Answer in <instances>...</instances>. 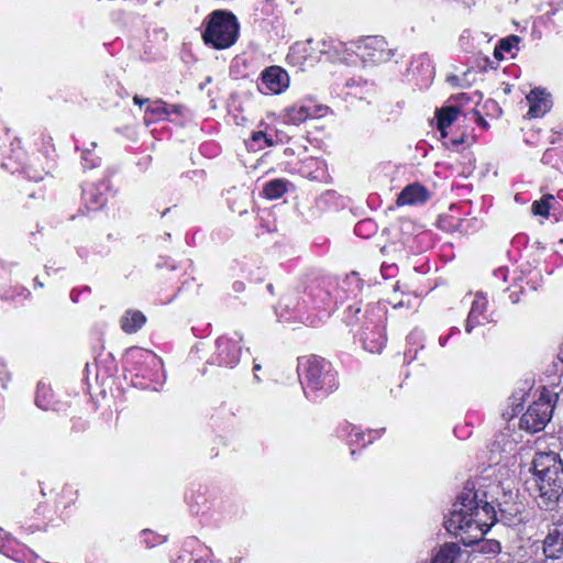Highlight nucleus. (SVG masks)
Listing matches in <instances>:
<instances>
[{
	"label": "nucleus",
	"mask_w": 563,
	"mask_h": 563,
	"mask_svg": "<svg viewBox=\"0 0 563 563\" xmlns=\"http://www.w3.org/2000/svg\"><path fill=\"white\" fill-rule=\"evenodd\" d=\"M492 509L488 503L479 505L477 495L473 490L462 493L460 500L453 506L450 518L445 521L446 530L459 537L466 545L479 542L489 529L484 518Z\"/></svg>",
	"instance_id": "obj_1"
},
{
	"label": "nucleus",
	"mask_w": 563,
	"mask_h": 563,
	"mask_svg": "<svg viewBox=\"0 0 563 563\" xmlns=\"http://www.w3.org/2000/svg\"><path fill=\"white\" fill-rule=\"evenodd\" d=\"M536 499L541 508L553 509L563 494V449L538 452L533 459Z\"/></svg>",
	"instance_id": "obj_2"
},
{
	"label": "nucleus",
	"mask_w": 563,
	"mask_h": 563,
	"mask_svg": "<svg viewBox=\"0 0 563 563\" xmlns=\"http://www.w3.org/2000/svg\"><path fill=\"white\" fill-rule=\"evenodd\" d=\"M239 34L236 18L224 11H214L207 23L202 38L206 44L216 49H224L232 46Z\"/></svg>",
	"instance_id": "obj_3"
},
{
	"label": "nucleus",
	"mask_w": 563,
	"mask_h": 563,
	"mask_svg": "<svg viewBox=\"0 0 563 563\" xmlns=\"http://www.w3.org/2000/svg\"><path fill=\"white\" fill-rule=\"evenodd\" d=\"M298 371L302 373L306 384L312 390L330 393L338 387L336 373L327 360L311 355L299 358Z\"/></svg>",
	"instance_id": "obj_4"
},
{
	"label": "nucleus",
	"mask_w": 563,
	"mask_h": 563,
	"mask_svg": "<svg viewBox=\"0 0 563 563\" xmlns=\"http://www.w3.org/2000/svg\"><path fill=\"white\" fill-rule=\"evenodd\" d=\"M354 54H356L365 65L386 62L391 57V51L387 47L386 41L378 36H366L358 40Z\"/></svg>",
	"instance_id": "obj_5"
},
{
	"label": "nucleus",
	"mask_w": 563,
	"mask_h": 563,
	"mask_svg": "<svg viewBox=\"0 0 563 563\" xmlns=\"http://www.w3.org/2000/svg\"><path fill=\"white\" fill-rule=\"evenodd\" d=\"M553 406L551 399L542 396L538 401L530 405L520 418V427L529 432L542 430L551 420Z\"/></svg>",
	"instance_id": "obj_6"
},
{
	"label": "nucleus",
	"mask_w": 563,
	"mask_h": 563,
	"mask_svg": "<svg viewBox=\"0 0 563 563\" xmlns=\"http://www.w3.org/2000/svg\"><path fill=\"white\" fill-rule=\"evenodd\" d=\"M261 84L267 92L278 95L288 88L289 76L282 67L271 66L262 73Z\"/></svg>",
	"instance_id": "obj_7"
},
{
	"label": "nucleus",
	"mask_w": 563,
	"mask_h": 563,
	"mask_svg": "<svg viewBox=\"0 0 563 563\" xmlns=\"http://www.w3.org/2000/svg\"><path fill=\"white\" fill-rule=\"evenodd\" d=\"M328 108L320 104H294L285 109V121L299 125L308 119L323 117Z\"/></svg>",
	"instance_id": "obj_8"
},
{
	"label": "nucleus",
	"mask_w": 563,
	"mask_h": 563,
	"mask_svg": "<svg viewBox=\"0 0 563 563\" xmlns=\"http://www.w3.org/2000/svg\"><path fill=\"white\" fill-rule=\"evenodd\" d=\"M288 62L300 68L312 67L320 57L313 54L312 40L295 43L287 55Z\"/></svg>",
	"instance_id": "obj_9"
},
{
	"label": "nucleus",
	"mask_w": 563,
	"mask_h": 563,
	"mask_svg": "<svg viewBox=\"0 0 563 563\" xmlns=\"http://www.w3.org/2000/svg\"><path fill=\"white\" fill-rule=\"evenodd\" d=\"M528 114L532 118L543 117L552 107L551 95L542 88H534L527 95Z\"/></svg>",
	"instance_id": "obj_10"
},
{
	"label": "nucleus",
	"mask_w": 563,
	"mask_h": 563,
	"mask_svg": "<svg viewBox=\"0 0 563 563\" xmlns=\"http://www.w3.org/2000/svg\"><path fill=\"white\" fill-rule=\"evenodd\" d=\"M220 364L233 367L238 364L241 354V346L238 341L228 338H220L217 341Z\"/></svg>",
	"instance_id": "obj_11"
},
{
	"label": "nucleus",
	"mask_w": 563,
	"mask_h": 563,
	"mask_svg": "<svg viewBox=\"0 0 563 563\" xmlns=\"http://www.w3.org/2000/svg\"><path fill=\"white\" fill-rule=\"evenodd\" d=\"M543 552L549 559L563 558V523L549 531L543 540Z\"/></svg>",
	"instance_id": "obj_12"
},
{
	"label": "nucleus",
	"mask_w": 563,
	"mask_h": 563,
	"mask_svg": "<svg viewBox=\"0 0 563 563\" xmlns=\"http://www.w3.org/2000/svg\"><path fill=\"white\" fill-rule=\"evenodd\" d=\"M321 46L322 47L319 49L320 54L328 55L331 62H343L347 65L350 54L346 43L339 40H331L330 42L323 41Z\"/></svg>",
	"instance_id": "obj_13"
},
{
	"label": "nucleus",
	"mask_w": 563,
	"mask_h": 563,
	"mask_svg": "<svg viewBox=\"0 0 563 563\" xmlns=\"http://www.w3.org/2000/svg\"><path fill=\"white\" fill-rule=\"evenodd\" d=\"M428 199L427 189L420 184H412L405 187L398 195L397 205H415L418 202H424Z\"/></svg>",
	"instance_id": "obj_14"
},
{
	"label": "nucleus",
	"mask_w": 563,
	"mask_h": 563,
	"mask_svg": "<svg viewBox=\"0 0 563 563\" xmlns=\"http://www.w3.org/2000/svg\"><path fill=\"white\" fill-rule=\"evenodd\" d=\"M145 316L141 311H128L121 319V328L125 333H135L145 323Z\"/></svg>",
	"instance_id": "obj_15"
},
{
	"label": "nucleus",
	"mask_w": 563,
	"mask_h": 563,
	"mask_svg": "<svg viewBox=\"0 0 563 563\" xmlns=\"http://www.w3.org/2000/svg\"><path fill=\"white\" fill-rule=\"evenodd\" d=\"M486 310V299L482 296H476L471 311L468 313L467 322H466V331L471 332L472 329L481 323V319H483V313Z\"/></svg>",
	"instance_id": "obj_16"
},
{
	"label": "nucleus",
	"mask_w": 563,
	"mask_h": 563,
	"mask_svg": "<svg viewBox=\"0 0 563 563\" xmlns=\"http://www.w3.org/2000/svg\"><path fill=\"white\" fill-rule=\"evenodd\" d=\"M459 552L460 548L456 544L446 543L439 550L432 563H454Z\"/></svg>",
	"instance_id": "obj_17"
},
{
	"label": "nucleus",
	"mask_w": 563,
	"mask_h": 563,
	"mask_svg": "<svg viewBox=\"0 0 563 563\" xmlns=\"http://www.w3.org/2000/svg\"><path fill=\"white\" fill-rule=\"evenodd\" d=\"M459 109L455 107H446L437 111L438 129H448L457 118Z\"/></svg>",
	"instance_id": "obj_18"
},
{
	"label": "nucleus",
	"mask_w": 563,
	"mask_h": 563,
	"mask_svg": "<svg viewBox=\"0 0 563 563\" xmlns=\"http://www.w3.org/2000/svg\"><path fill=\"white\" fill-rule=\"evenodd\" d=\"M287 181L283 179H274L268 181L264 187V194L268 199L280 198L287 190Z\"/></svg>",
	"instance_id": "obj_19"
},
{
	"label": "nucleus",
	"mask_w": 563,
	"mask_h": 563,
	"mask_svg": "<svg viewBox=\"0 0 563 563\" xmlns=\"http://www.w3.org/2000/svg\"><path fill=\"white\" fill-rule=\"evenodd\" d=\"M550 199H553L552 195H547L541 200L534 201L532 205V212L537 216L548 217L550 211Z\"/></svg>",
	"instance_id": "obj_20"
},
{
	"label": "nucleus",
	"mask_w": 563,
	"mask_h": 563,
	"mask_svg": "<svg viewBox=\"0 0 563 563\" xmlns=\"http://www.w3.org/2000/svg\"><path fill=\"white\" fill-rule=\"evenodd\" d=\"M520 38L517 35H511L505 38H501L498 43L499 47L504 52H510L515 46L518 45Z\"/></svg>",
	"instance_id": "obj_21"
},
{
	"label": "nucleus",
	"mask_w": 563,
	"mask_h": 563,
	"mask_svg": "<svg viewBox=\"0 0 563 563\" xmlns=\"http://www.w3.org/2000/svg\"><path fill=\"white\" fill-rule=\"evenodd\" d=\"M147 110L150 112H152L153 114H156V115H167L169 113V111L167 110V107L165 103L161 102V101H157L155 103H153L152 106H150L147 108Z\"/></svg>",
	"instance_id": "obj_22"
},
{
	"label": "nucleus",
	"mask_w": 563,
	"mask_h": 563,
	"mask_svg": "<svg viewBox=\"0 0 563 563\" xmlns=\"http://www.w3.org/2000/svg\"><path fill=\"white\" fill-rule=\"evenodd\" d=\"M253 141L255 142H258L261 140H264L265 143L267 144V146H272L273 145V141L271 137H268L266 135V133L262 132V131H258V132H254L253 133V136H252Z\"/></svg>",
	"instance_id": "obj_23"
},
{
	"label": "nucleus",
	"mask_w": 563,
	"mask_h": 563,
	"mask_svg": "<svg viewBox=\"0 0 563 563\" xmlns=\"http://www.w3.org/2000/svg\"><path fill=\"white\" fill-rule=\"evenodd\" d=\"M466 137H467L466 135H461L460 137L450 139L449 142L446 143V145L456 147L457 145L466 143L467 142Z\"/></svg>",
	"instance_id": "obj_24"
},
{
	"label": "nucleus",
	"mask_w": 563,
	"mask_h": 563,
	"mask_svg": "<svg viewBox=\"0 0 563 563\" xmlns=\"http://www.w3.org/2000/svg\"><path fill=\"white\" fill-rule=\"evenodd\" d=\"M487 551L497 553L500 551V543L497 541H489L487 542Z\"/></svg>",
	"instance_id": "obj_25"
},
{
	"label": "nucleus",
	"mask_w": 563,
	"mask_h": 563,
	"mask_svg": "<svg viewBox=\"0 0 563 563\" xmlns=\"http://www.w3.org/2000/svg\"><path fill=\"white\" fill-rule=\"evenodd\" d=\"M474 115L476 117V122L478 125H481L483 128L488 126L487 121L481 115V113L478 111L474 110Z\"/></svg>",
	"instance_id": "obj_26"
},
{
	"label": "nucleus",
	"mask_w": 563,
	"mask_h": 563,
	"mask_svg": "<svg viewBox=\"0 0 563 563\" xmlns=\"http://www.w3.org/2000/svg\"><path fill=\"white\" fill-rule=\"evenodd\" d=\"M503 49L499 47V45H497L494 49V56L497 58V59H501L503 58Z\"/></svg>",
	"instance_id": "obj_27"
},
{
	"label": "nucleus",
	"mask_w": 563,
	"mask_h": 563,
	"mask_svg": "<svg viewBox=\"0 0 563 563\" xmlns=\"http://www.w3.org/2000/svg\"><path fill=\"white\" fill-rule=\"evenodd\" d=\"M133 101H134V103H135V104H140V106H141V104H143L144 102H146V101H147V99H142V98H141V97H139V96H134Z\"/></svg>",
	"instance_id": "obj_28"
},
{
	"label": "nucleus",
	"mask_w": 563,
	"mask_h": 563,
	"mask_svg": "<svg viewBox=\"0 0 563 563\" xmlns=\"http://www.w3.org/2000/svg\"><path fill=\"white\" fill-rule=\"evenodd\" d=\"M172 108H173V112L180 113V109H181L180 106H173Z\"/></svg>",
	"instance_id": "obj_29"
},
{
	"label": "nucleus",
	"mask_w": 563,
	"mask_h": 563,
	"mask_svg": "<svg viewBox=\"0 0 563 563\" xmlns=\"http://www.w3.org/2000/svg\"><path fill=\"white\" fill-rule=\"evenodd\" d=\"M441 132V137L442 139H445L448 137V132H446V129H443V130H439Z\"/></svg>",
	"instance_id": "obj_30"
},
{
	"label": "nucleus",
	"mask_w": 563,
	"mask_h": 563,
	"mask_svg": "<svg viewBox=\"0 0 563 563\" xmlns=\"http://www.w3.org/2000/svg\"><path fill=\"white\" fill-rule=\"evenodd\" d=\"M254 369H255V371H260V369H261V365L256 364V365L254 366Z\"/></svg>",
	"instance_id": "obj_31"
},
{
	"label": "nucleus",
	"mask_w": 563,
	"mask_h": 563,
	"mask_svg": "<svg viewBox=\"0 0 563 563\" xmlns=\"http://www.w3.org/2000/svg\"><path fill=\"white\" fill-rule=\"evenodd\" d=\"M561 352H562L561 361L563 362V342H562V346H561Z\"/></svg>",
	"instance_id": "obj_32"
},
{
	"label": "nucleus",
	"mask_w": 563,
	"mask_h": 563,
	"mask_svg": "<svg viewBox=\"0 0 563 563\" xmlns=\"http://www.w3.org/2000/svg\"><path fill=\"white\" fill-rule=\"evenodd\" d=\"M187 563H197V561L192 562L191 560H188V562H187Z\"/></svg>",
	"instance_id": "obj_33"
},
{
	"label": "nucleus",
	"mask_w": 563,
	"mask_h": 563,
	"mask_svg": "<svg viewBox=\"0 0 563 563\" xmlns=\"http://www.w3.org/2000/svg\"><path fill=\"white\" fill-rule=\"evenodd\" d=\"M0 551H2V548L0 547Z\"/></svg>",
	"instance_id": "obj_34"
}]
</instances>
